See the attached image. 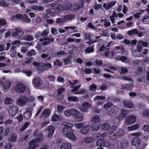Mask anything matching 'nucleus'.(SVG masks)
Masks as SVG:
<instances>
[{
  "instance_id": "obj_8",
  "label": "nucleus",
  "mask_w": 149,
  "mask_h": 149,
  "mask_svg": "<svg viewBox=\"0 0 149 149\" xmlns=\"http://www.w3.org/2000/svg\"><path fill=\"white\" fill-rule=\"evenodd\" d=\"M92 106L91 104L87 102L83 103L81 106L80 107L79 109L83 112H87L88 109L91 108Z\"/></svg>"
},
{
  "instance_id": "obj_28",
  "label": "nucleus",
  "mask_w": 149,
  "mask_h": 149,
  "mask_svg": "<svg viewBox=\"0 0 149 149\" xmlns=\"http://www.w3.org/2000/svg\"><path fill=\"white\" fill-rule=\"evenodd\" d=\"M139 128L138 124H135L127 127L128 130L130 131H132L137 130Z\"/></svg>"
},
{
  "instance_id": "obj_42",
  "label": "nucleus",
  "mask_w": 149,
  "mask_h": 149,
  "mask_svg": "<svg viewBox=\"0 0 149 149\" xmlns=\"http://www.w3.org/2000/svg\"><path fill=\"white\" fill-rule=\"evenodd\" d=\"M84 125V124L82 123H78L74 124V126L75 129H79L82 128Z\"/></svg>"
},
{
  "instance_id": "obj_51",
  "label": "nucleus",
  "mask_w": 149,
  "mask_h": 149,
  "mask_svg": "<svg viewBox=\"0 0 149 149\" xmlns=\"http://www.w3.org/2000/svg\"><path fill=\"white\" fill-rule=\"evenodd\" d=\"M52 67V64L50 63H46L43 66V68L45 70H47L51 68Z\"/></svg>"
},
{
  "instance_id": "obj_53",
  "label": "nucleus",
  "mask_w": 149,
  "mask_h": 149,
  "mask_svg": "<svg viewBox=\"0 0 149 149\" xmlns=\"http://www.w3.org/2000/svg\"><path fill=\"white\" fill-rule=\"evenodd\" d=\"M98 134V137L97 139H100V137L102 138H105L107 135V133L106 132H104L102 134Z\"/></svg>"
},
{
  "instance_id": "obj_4",
  "label": "nucleus",
  "mask_w": 149,
  "mask_h": 149,
  "mask_svg": "<svg viewBox=\"0 0 149 149\" xmlns=\"http://www.w3.org/2000/svg\"><path fill=\"white\" fill-rule=\"evenodd\" d=\"M98 134L93 135L91 137H86L84 139V142L86 143H94L98 137Z\"/></svg>"
},
{
  "instance_id": "obj_31",
  "label": "nucleus",
  "mask_w": 149,
  "mask_h": 149,
  "mask_svg": "<svg viewBox=\"0 0 149 149\" xmlns=\"http://www.w3.org/2000/svg\"><path fill=\"white\" fill-rule=\"evenodd\" d=\"M4 102L6 104H13V101L11 98L7 97L5 98L4 101Z\"/></svg>"
},
{
  "instance_id": "obj_35",
  "label": "nucleus",
  "mask_w": 149,
  "mask_h": 149,
  "mask_svg": "<svg viewBox=\"0 0 149 149\" xmlns=\"http://www.w3.org/2000/svg\"><path fill=\"white\" fill-rule=\"evenodd\" d=\"M74 15H70L65 16L64 19L66 22V21L72 20L74 18Z\"/></svg>"
},
{
  "instance_id": "obj_55",
  "label": "nucleus",
  "mask_w": 149,
  "mask_h": 149,
  "mask_svg": "<svg viewBox=\"0 0 149 149\" xmlns=\"http://www.w3.org/2000/svg\"><path fill=\"white\" fill-rule=\"evenodd\" d=\"M40 41H44L43 42H42V44L45 45L49 43V40H47V38H44L40 39Z\"/></svg>"
},
{
  "instance_id": "obj_2",
  "label": "nucleus",
  "mask_w": 149,
  "mask_h": 149,
  "mask_svg": "<svg viewBox=\"0 0 149 149\" xmlns=\"http://www.w3.org/2000/svg\"><path fill=\"white\" fill-rule=\"evenodd\" d=\"M63 125L64 127L62 130V133L66 137L73 130L72 128L73 127L74 125L71 123L67 122H63Z\"/></svg>"
},
{
  "instance_id": "obj_10",
  "label": "nucleus",
  "mask_w": 149,
  "mask_h": 149,
  "mask_svg": "<svg viewBox=\"0 0 149 149\" xmlns=\"http://www.w3.org/2000/svg\"><path fill=\"white\" fill-rule=\"evenodd\" d=\"M32 84L34 86L39 87L41 86L42 81L40 78L37 77L33 80Z\"/></svg>"
},
{
  "instance_id": "obj_3",
  "label": "nucleus",
  "mask_w": 149,
  "mask_h": 149,
  "mask_svg": "<svg viewBox=\"0 0 149 149\" xmlns=\"http://www.w3.org/2000/svg\"><path fill=\"white\" fill-rule=\"evenodd\" d=\"M71 116H73L76 121L80 122L83 120V115L77 109L74 108L72 109H71Z\"/></svg>"
},
{
  "instance_id": "obj_54",
  "label": "nucleus",
  "mask_w": 149,
  "mask_h": 149,
  "mask_svg": "<svg viewBox=\"0 0 149 149\" xmlns=\"http://www.w3.org/2000/svg\"><path fill=\"white\" fill-rule=\"evenodd\" d=\"M16 135L15 134H13L10 136L9 139V140L11 142H14L16 140Z\"/></svg>"
},
{
  "instance_id": "obj_1",
  "label": "nucleus",
  "mask_w": 149,
  "mask_h": 149,
  "mask_svg": "<svg viewBox=\"0 0 149 149\" xmlns=\"http://www.w3.org/2000/svg\"><path fill=\"white\" fill-rule=\"evenodd\" d=\"M83 3V1L81 0L76 4L69 3L66 5V7H65L64 9L65 10L69 9L71 11H75L82 7Z\"/></svg>"
},
{
  "instance_id": "obj_34",
  "label": "nucleus",
  "mask_w": 149,
  "mask_h": 149,
  "mask_svg": "<svg viewBox=\"0 0 149 149\" xmlns=\"http://www.w3.org/2000/svg\"><path fill=\"white\" fill-rule=\"evenodd\" d=\"M115 132H112L109 134V136L110 138L112 140H115L116 139L117 137Z\"/></svg>"
},
{
  "instance_id": "obj_62",
  "label": "nucleus",
  "mask_w": 149,
  "mask_h": 149,
  "mask_svg": "<svg viewBox=\"0 0 149 149\" xmlns=\"http://www.w3.org/2000/svg\"><path fill=\"white\" fill-rule=\"evenodd\" d=\"M97 89V86L95 84L91 85L89 87V89L91 91H95Z\"/></svg>"
},
{
  "instance_id": "obj_30",
  "label": "nucleus",
  "mask_w": 149,
  "mask_h": 149,
  "mask_svg": "<svg viewBox=\"0 0 149 149\" xmlns=\"http://www.w3.org/2000/svg\"><path fill=\"white\" fill-rule=\"evenodd\" d=\"M138 33V30L136 29H134L129 31L127 32V34L130 36L133 35H136Z\"/></svg>"
},
{
  "instance_id": "obj_26",
  "label": "nucleus",
  "mask_w": 149,
  "mask_h": 149,
  "mask_svg": "<svg viewBox=\"0 0 149 149\" xmlns=\"http://www.w3.org/2000/svg\"><path fill=\"white\" fill-rule=\"evenodd\" d=\"M31 112L29 111H27L24 113L23 116L25 119H29L31 118Z\"/></svg>"
},
{
  "instance_id": "obj_7",
  "label": "nucleus",
  "mask_w": 149,
  "mask_h": 149,
  "mask_svg": "<svg viewBox=\"0 0 149 149\" xmlns=\"http://www.w3.org/2000/svg\"><path fill=\"white\" fill-rule=\"evenodd\" d=\"M18 111L17 106L15 105L10 106L9 108L8 113L9 115L11 116H15Z\"/></svg>"
},
{
  "instance_id": "obj_24",
  "label": "nucleus",
  "mask_w": 149,
  "mask_h": 149,
  "mask_svg": "<svg viewBox=\"0 0 149 149\" xmlns=\"http://www.w3.org/2000/svg\"><path fill=\"white\" fill-rule=\"evenodd\" d=\"M62 119V118L61 116H60L57 114H56L52 115L51 117V120L54 122L61 120Z\"/></svg>"
},
{
  "instance_id": "obj_23",
  "label": "nucleus",
  "mask_w": 149,
  "mask_h": 149,
  "mask_svg": "<svg viewBox=\"0 0 149 149\" xmlns=\"http://www.w3.org/2000/svg\"><path fill=\"white\" fill-rule=\"evenodd\" d=\"M123 104L125 107L129 108H131L134 106L133 104L130 101L125 100L123 102Z\"/></svg>"
},
{
  "instance_id": "obj_18",
  "label": "nucleus",
  "mask_w": 149,
  "mask_h": 149,
  "mask_svg": "<svg viewBox=\"0 0 149 149\" xmlns=\"http://www.w3.org/2000/svg\"><path fill=\"white\" fill-rule=\"evenodd\" d=\"M50 113V110L49 109H45L42 112V113L40 116V118H42L44 116L45 118L49 117Z\"/></svg>"
},
{
  "instance_id": "obj_41",
  "label": "nucleus",
  "mask_w": 149,
  "mask_h": 149,
  "mask_svg": "<svg viewBox=\"0 0 149 149\" xmlns=\"http://www.w3.org/2000/svg\"><path fill=\"white\" fill-rule=\"evenodd\" d=\"M71 109H68L65 110L63 112L64 115L67 117H71Z\"/></svg>"
},
{
  "instance_id": "obj_32",
  "label": "nucleus",
  "mask_w": 149,
  "mask_h": 149,
  "mask_svg": "<svg viewBox=\"0 0 149 149\" xmlns=\"http://www.w3.org/2000/svg\"><path fill=\"white\" fill-rule=\"evenodd\" d=\"M68 100L70 101L77 102L79 101V99L76 96H71L68 97Z\"/></svg>"
},
{
  "instance_id": "obj_6",
  "label": "nucleus",
  "mask_w": 149,
  "mask_h": 149,
  "mask_svg": "<svg viewBox=\"0 0 149 149\" xmlns=\"http://www.w3.org/2000/svg\"><path fill=\"white\" fill-rule=\"evenodd\" d=\"M15 89L18 93H22L25 91L26 88L25 85L23 84L18 83L15 86Z\"/></svg>"
},
{
  "instance_id": "obj_19",
  "label": "nucleus",
  "mask_w": 149,
  "mask_h": 149,
  "mask_svg": "<svg viewBox=\"0 0 149 149\" xmlns=\"http://www.w3.org/2000/svg\"><path fill=\"white\" fill-rule=\"evenodd\" d=\"M103 146L108 148L109 149H111L114 147L113 144H110L109 141L107 139L104 140Z\"/></svg>"
},
{
  "instance_id": "obj_39",
  "label": "nucleus",
  "mask_w": 149,
  "mask_h": 149,
  "mask_svg": "<svg viewBox=\"0 0 149 149\" xmlns=\"http://www.w3.org/2000/svg\"><path fill=\"white\" fill-rule=\"evenodd\" d=\"M100 126V124H93L92 130L93 131H96L99 130V127Z\"/></svg>"
},
{
  "instance_id": "obj_38",
  "label": "nucleus",
  "mask_w": 149,
  "mask_h": 149,
  "mask_svg": "<svg viewBox=\"0 0 149 149\" xmlns=\"http://www.w3.org/2000/svg\"><path fill=\"white\" fill-rule=\"evenodd\" d=\"M125 134V131L123 129H120L117 132V135L118 137H121Z\"/></svg>"
},
{
  "instance_id": "obj_36",
  "label": "nucleus",
  "mask_w": 149,
  "mask_h": 149,
  "mask_svg": "<svg viewBox=\"0 0 149 149\" xmlns=\"http://www.w3.org/2000/svg\"><path fill=\"white\" fill-rule=\"evenodd\" d=\"M141 115L144 118L149 117V110H145L143 111L141 113Z\"/></svg>"
},
{
  "instance_id": "obj_15",
  "label": "nucleus",
  "mask_w": 149,
  "mask_h": 149,
  "mask_svg": "<svg viewBox=\"0 0 149 149\" xmlns=\"http://www.w3.org/2000/svg\"><path fill=\"white\" fill-rule=\"evenodd\" d=\"M11 84V81L9 79H7L6 80L3 84L2 83V85L3 86V88L7 90L10 87Z\"/></svg>"
},
{
  "instance_id": "obj_59",
  "label": "nucleus",
  "mask_w": 149,
  "mask_h": 149,
  "mask_svg": "<svg viewBox=\"0 0 149 149\" xmlns=\"http://www.w3.org/2000/svg\"><path fill=\"white\" fill-rule=\"evenodd\" d=\"M23 72L28 77L30 76L32 74L31 71L26 70H23Z\"/></svg>"
},
{
  "instance_id": "obj_27",
  "label": "nucleus",
  "mask_w": 149,
  "mask_h": 149,
  "mask_svg": "<svg viewBox=\"0 0 149 149\" xmlns=\"http://www.w3.org/2000/svg\"><path fill=\"white\" fill-rule=\"evenodd\" d=\"M94 52V48L92 46L87 47L85 49V54H86L90 53H92Z\"/></svg>"
},
{
  "instance_id": "obj_58",
  "label": "nucleus",
  "mask_w": 149,
  "mask_h": 149,
  "mask_svg": "<svg viewBox=\"0 0 149 149\" xmlns=\"http://www.w3.org/2000/svg\"><path fill=\"white\" fill-rule=\"evenodd\" d=\"M47 79L50 81L53 82L55 81V77L53 75H50L47 77Z\"/></svg>"
},
{
  "instance_id": "obj_48",
  "label": "nucleus",
  "mask_w": 149,
  "mask_h": 149,
  "mask_svg": "<svg viewBox=\"0 0 149 149\" xmlns=\"http://www.w3.org/2000/svg\"><path fill=\"white\" fill-rule=\"evenodd\" d=\"M103 141L102 139H100L97 140L96 142V145L97 146L100 147L103 146Z\"/></svg>"
},
{
  "instance_id": "obj_22",
  "label": "nucleus",
  "mask_w": 149,
  "mask_h": 149,
  "mask_svg": "<svg viewBox=\"0 0 149 149\" xmlns=\"http://www.w3.org/2000/svg\"><path fill=\"white\" fill-rule=\"evenodd\" d=\"M92 121L93 123V124H100V119L98 116L95 115L93 117L92 119Z\"/></svg>"
},
{
  "instance_id": "obj_63",
  "label": "nucleus",
  "mask_w": 149,
  "mask_h": 149,
  "mask_svg": "<svg viewBox=\"0 0 149 149\" xmlns=\"http://www.w3.org/2000/svg\"><path fill=\"white\" fill-rule=\"evenodd\" d=\"M12 147V145L10 143H7L4 146V148L6 149H11Z\"/></svg>"
},
{
  "instance_id": "obj_20",
  "label": "nucleus",
  "mask_w": 149,
  "mask_h": 149,
  "mask_svg": "<svg viewBox=\"0 0 149 149\" xmlns=\"http://www.w3.org/2000/svg\"><path fill=\"white\" fill-rule=\"evenodd\" d=\"M91 128L90 125H87L83 127L80 130V132L84 134H87L89 132Z\"/></svg>"
},
{
  "instance_id": "obj_11",
  "label": "nucleus",
  "mask_w": 149,
  "mask_h": 149,
  "mask_svg": "<svg viewBox=\"0 0 149 149\" xmlns=\"http://www.w3.org/2000/svg\"><path fill=\"white\" fill-rule=\"evenodd\" d=\"M128 143V141L123 139H121L116 142L118 147L124 148L127 146Z\"/></svg>"
},
{
  "instance_id": "obj_25",
  "label": "nucleus",
  "mask_w": 149,
  "mask_h": 149,
  "mask_svg": "<svg viewBox=\"0 0 149 149\" xmlns=\"http://www.w3.org/2000/svg\"><path fill=\"white\" fill-rule=\"evenodd\" d=\"M47 130L49 132L48 136V137L52 135L55 130L54 127L52 126H49L47 127Z\"/></svg>"
},
{
  "instance_id": "obj_49",
  "label": "nucleus",
  "mask_w": 149,
  "mask_h": 149,
  "mask_svg": "<svg viewBox=\"0 0 149 149\" xmlns=\"http://www.w3.org/2000/svg\"><path fill=\"white\" fill-rule=\"evenodd\" d=\"M56 23L58 24H63L66 22L65 19H63L61 18H57L56 21Z\"/></svg>"
},
{
  "instance_id": "obj_13",
  "label": "nucleus",
  "mask_w": 149,
  "mask_h": 149,
  "mask_svg": "<svg viewBox=\"0 0 149 149\" xmlns=\"http://www.w3.org/2000/svg\"><path fill=\"white\" fill-rule=\"evenodd\" d=\"M141 140L138 137H136L133 139L131 141L132 145L135 147H137L139 146L141 143Z\"/></svg>"
},
{
  "instance_id": "obj_50",
  "label": "nucleus",
  "mask_w": 149,
  "mask_h": 149,
  "mask_svg": "<svg viewBox=\"0 0 149 149\" xmlns=\"http://www.w3.org/2000/svg\"><path fill=\"white\" fill-rule=\"evenodd\" d=\"M71 57L70 56L68 57L65 59L63 60L64 63L65 65L68 64L71 62Z\"/></svg>"
},
{
  "instance_id": "obj_60",
  "label": "nucleus",
  "mask_w": 149,
  "mask_h": 149,
  "mask_svg": "<svg viewBox=\"0 0 149 149\" xmlns=\"http://www.w3.org/2000/svg\"><path fill=\"white\" fill-rule=\"evenodd\" d=\"M24 15L25 16V17L22 18V21L25 22H30L31 20L30 19L28 18L26 15Z\"/></svg>"
},
{
  "instance_id": "obj_56",
  "label": "nucleus",
  "mask_w": 149,
  "mask_h": 149,
  "mask_svg": "<svg viewBox=\"0 0 149 149\" xmlns=\"http://www.w3.org/2000/svg\"><path fill=\"white\" fill-rule=\"evenodd\" d=\"M30 125V123L28 122L26 123L20 129V131H23L25 130Z\"/></svg>"
},
{
  "instance_id": "obj_64",
  "label": "nucleus",
  "mask_w": 149,
  "mask_h": 149,
  "mask_svg": "<svg viewBox=\"0 0 149 149\" xmlns=\"http://www.w3.org/2000/svg\"><path fill=\"white\" fill-rule=\"evenodd\" d=\"M57 110L59 112H62L64 110L65 107H64L58 105L57 106Z\"/></svg>"
},
{
  "instance_id": "obj_9",
  "label": "nucleus",
  "mask_w": 149,
  "mask_h": 149,
  "mask_svg": "<svg viewBox=\"0 0 149 149\" xmlns=\"http://www.w3.org/2000/svg\"><path fill=\"white\" fill-rule=\"evenodd\" d=\"M136 117L134 116H129L125 120V123L128 125H130L134 123L136 120Z\"/></svg>"
},
{
  "instance_id": "obj_57",
  "label": "nucleus",
  "mask_w": 149,
  "mask_h": 149,
  "mask_svg": "<svg viewBox=\"0 0 149 149\" xmlns=\"http://www.w3.org/2000/svg\"><path fill=\"white\" fill-rule=\"evenodd\" d=\"M117 15L115 13H114L112 15L110 16V18L112 23L114 22V18L117 17Z\"/></svg>"
},
{
  "instance_id": "obj_16",
  "label": "nucleus",
  "mask_w": 149,
  "mask_h": 149,
  "mask_svg": "<svg viewBox=\"0 0 149 149\" xmlns=\"http://www.w3.org/2000/svg\"><path fill=\"white\" fill-rule=\"evenodd\" d=\"M66 137L72 141H75L77 139V137L73 133V130L68 134Z\"/></svg>"
},
{
  "instance_id": "obj_40",
  "label": "nucleus",
  "mask_w": 149,
  "mask_h": 149,
  "mask_svg": "<svg viewBox=\"0 0 149 149\" xmlns=\"http://www.w3.org/2000/svg\"><path fill=\"white\" fill-rule=\"evenodd\" d=\"M31 9L33 10H43L44 9L43 7L42 6H32Z\"/></svg>"
},
{
  "instance_id": "obj_45",
  "label": "nucleus",
  "mask_w": 149,
  "mask_h": 149,
  "mask_svg": "<svg viewBox=\"0 0 149 149\" xmlns=\"http://www.w3.org/2000/svg\"><path fill=\"white\" fill-rule=\"evenodd\" d=\"M81 87V85H76L74 86H71L70 87L73 88L71 91L72 92L74 93L78 91L79 90V88Z\"/></svg>"
},
{
  "instance_id": "obj_14",
  "label": "nucleus",
  "mask_w": 149,
  "mask_h": 149,
  "mask_svg": "<svg viewBox=\"0 0 149 149\" xmlns=\"http://www.w3.org/2000/svg\"><path fill=\"white\" fill-rule=\"evenodd\" d=\"M72 144L69 143H63L60 146V149H71Z\"/></svg>"
},
{
  "instance_id": "obj_61",
  "label": "nucleus",
  "mask_w": 149,
  "mask_h": 149,
  "mask_svg": "<svg viewBox=\"0 0 149 149\" xmlns=\"http://www.w3.org/2000/svg\"><path fill=\"white\" fill-rule=\"evenodd\" d=\"M28 101L30 102H34L35 100V97L32 95H30L27 98Z\"/></svg>"
},
{
  "instance_id": "obj_29",
  "label": "nucleus",
  "mask_w": 149,
  "mask_h": 149,
  "mask_svg": "<svg viewBox=\"0 0 149 149\" xmlns=\"http://www.w3.org/2000/svg\"><path fill=\"white\" fill-rule=\"evenodd\" d=\"M115 49L116 50V52L118 53L123 54V52L124 49L122 46H117L115 47Z\"/></svg>"
},
{
  "instance_id": "obj_21",
  "label": "nucleus",
  "mask_w": 149,
  "mask_h": 149,
  "mask_svg": "<svg viewBox=\"0 0 149 149\" xmlns=\"http://www.w3.org/2000/svg\"><path fill=\"white\" fill-rule=\"evenodd\" d=\"M118 110V108L117 107H113L110 109L109 114L110 115L113 116L117 113Z\"/></svg>"
},
{
  "instance_id": "obj_5",
  "label": "nucleus",
  "mask_w": 149,
  "mask_h": 149,
  "mask_svg": "<svg viewBox=\"0 0 149 149\" xmlns=\"http://www.w3.org/2000/svg\"><path fill=\"white\" fill-rule=\"evenodd\" d=\"M27 103V97L24 95L20 96L17 101V104L21 106L25 105Z\"/></svg>"
},
{
  "instance_id": "obj_12",
  "label": "nucleus",
  "mask_w": 149,
  "mask_h": 149,
  "mask_svg": "<svg viewBox=\"0 0 149 149\" xmlns=\"http://www.w3.org/2000/svg\"><path fill=\"white\" fill-rule=\"evenodd\" d=\"M116 3V1H112L110 2L104 3L103 4V7L105 9L107 10L113 6Z\"/></svg>"
},
{
  "instance_id": "obj_47",
  "label": "nucleus",
  "mask_w": 149,
  "mask_h": 149,
  "mask_svg": "<svg viewBox=\"0 0 149 149\" xmlns=\"http://www.w3.org/2000/svg\"><path fill=\"white\" fill-rule=\"evenodd\" d=\"M84 38L86 40H88L89 41L91 40V37L92 35L91 33H84Z\"/></svg>"
},
{
  "instance_id": "obj_37",
  "label": "nucleus",
  "mask_w": 149,
  "mask_h": 149,
  "mask_svg": "<svg viewBox=\"0 0 149 149\" xmlns=\"http://www.w3.org/2000/svg\"><path fill=\"white\" fill-rule=\"evenodd\" d=\"M127 113L126 111L123 109H122L120 111V118L119 119L124 118L127 115Z\"/></svg>"
},
{
  "instance_id": "obj_46",
  "label": "nucleus",
  "mask_w": 149,
  "mask_h": 149,
  "mask_svg": "<svg viewBox=\"0 0 149 149\" xmlns=\"http://www.w3.org/2000/svg\"><path fill=\"white\" fill-rule=\"evenodd\" d=\"M110 125L108 123L103 124L102 127V129L104 130H106L109 129Z\"/></svg>"
},
{
  "instance_id": "obj_44",
  "label": "nucleus",
  "mask_w": 149,
  "mask_h": 149,
  "mask_svg": "<svg viewBox=\"0 0 149 149\" xmlns=\"http://www.w3.org/2000/svg\"><path fill=\"white\" fill-rule=\"evenodd\" d=\"M76 27L74 26H66L64 27V29L67 30H68V29H71L73 30V31L74 32H77L78 30L75 29Z\"/></svg>"
},
{
  "instance_id": "obj_43",
  "label": "nucleus",
  "mask_w": 149,
  "mask_h": 149,
  "mask_svg": "<svg viewBox=\"0 0 149 149\" xmlns=\"http://www.w3.org/2000/svg\"><path fill=\"white\" fill-rule=\"evenodd\" d=\"M105 98V97L102 95H97L93 98V100L94 101L103 100H104Z\"/></svg>"
},
{
  "instance_id": "obj_33",
  "label": "nucleus",
  "mask_w": 149,
  "mask_h": 149,
  "mask_svg": "<svg viewBox=\"0 0 149 149\" xmlns=\"http://www.w3.org/2000/svg\"><path fill=\"white\" fill-rule=\"evenodd\" d=\"M64 52L63 51H61L52 54L51 56L53 57V56L54 57H59L61 56L62 55H64Z\"/></svg>"
},
{
  "instance_id": "obj_52",
  "label": "nucleus",
  "mask_w": 149,
  "mask_h": 149,
  "mask_svg": "<svg viewBox=\"0 0 149 149\" xmlns=\"http://www.w3.org/2000/svg\"><path fill=\"white\" fill-rule=\"evenodd\" d=\"M0 5L4 7H6L8 6L9 4L6 3L4 0H1L0 1Z\"/></svg>"
},
{
  "instance_id": "obj_17",
  "label": "nucleus",
  "mask_w": 149,
  "mask_h": 149,
  "mask_svg": "<svg viewBox=\"0 0 149 149\" xmlns=\"http://www.w3.org/2000/svg\"><path fill=\"white\" fill-rule=\"evenodd\" d=\"M52 8V9L55 11V12L57 13L61 12L63 9L61 6L57 4L53 5Z\"/></svg>"
}]
</instances>
